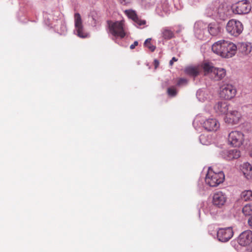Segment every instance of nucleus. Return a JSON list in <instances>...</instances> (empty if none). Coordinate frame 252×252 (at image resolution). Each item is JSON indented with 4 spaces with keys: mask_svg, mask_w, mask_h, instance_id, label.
I'll return each mask as SVG.
<instances>
[{
    "mask_svg": "<svg viewBox=\"0 0 252 252\" xmlns=\"http://www.w3.org/2000/svg\"><path fill=\"white\" fill-rule=\"evenodd\" d=\"M213 52L222 58H231L236 53L237 46L230 41L224 40L215 42L212 46Z\"/></svg>",
    "mask_w": 252,
    "mask_h": 252,
    "instance_id": "1",
    "label": "nucleus"
},
{
    "mask_svg": "<svg viewBox=\"0 0 252 252\" xmlns=\"http://www.w3.org/2000/svg\"><path fill=\"white\" fill-rule=\"evenodd\" d=\"M205 14L216 20H225L228 14L222 3L216 0L209 4L206 9Z\"/></svg>",
    "mask_w": 252,
    "mask_h": 252,
    "instance_id": "2",
    "label": "nucleus"
},
{
    "mask_svg": "<svg viewBox=\"0 0 252 252\" xmlns=\"http://www.w3.org/2000/svg\"><path fill=\"white\" fill-rule=\"evenodd\" d=\"M224 180V174L222 171L216 172L211 167H209L205 178V182L210 187H215Z\"/></svg>",
    "mask_w": 252,
    "mask_h": 252,
    "instance_id": "3",
    "label": "nucleus"
},
{
    "mask_svg": "<svg viewBox=\"0 0 252 252\" xmlns=\"http://www.w3.org/2000/svg\"><path fill=\"white\" fill-rule=\"evenodd\" d=\"M109 32L114 37L113 38L116 42V38L119 37L120 38H124L126 35V32L124 28V22L123 21L108 22Z\"/></svg>",
    "mask_w": 252,
    "mask_h": 252,
    "instance_id": "4",
    "label": "nucleus"
},
{
    "mask_svg": "<svg viewBox=\"0 0 252 252\" xmlns=\"http://www.w3.org/2000/svg\"><path fill=\"white\" fill-rule=\"evenodd\" d=\"M199 119V118L197 117L193 122L192 124L194 127H195L196 125L198 124V123L205 130L208 131H216L220 127V124L216 119L209 118L205 120Z\"/></svg>",
    "mask_w": 252,
    "mask_h": 252,
    "instance_id": "5",
    "label": "nucleus"
},
{
    "mask_svg": "<svg viewBox=\"0 0 252 252\" xmlns=\"http://www.w3.org/2000/svg\"><path fill=\"white\" fill-rule=\"evenodd\" d=\"M226 30L230 34L237 37L242 33L243 25L239 21L231 19L227 22Z\"/></svg>",
    "mask_w": 252,
    "mask_h": 252,
    "instance_id": "6",
    "label": "nucleus"
},
{
    "mask_svg": "<svg viewBox=\"0 0 252 252\" xmlns=\"http://www.w3.org/2000/svg\"><path fill=\"white\" fill-rule=\"evenodd\" d=\"M75 29L74 33L80 38L89 37V33L84 30L82 20L79 13H75L74 15Z\"/></svg>",
    "mask_w": 252,
    "mask_h": 252,
    "instance_id": "7",
    "label": "nucleus"
},
{
    "mask_svg": "<svg viewBox=\"0 0 252 252\" xmlns=\"http://www.w3.org/2000/svg\"><path fill=\"white\" fill-rule=\"evenodd\" d=\"M252 6L249 1L243 0L234 4L231 6L232 12L237 14H245L248 13L251 10Z\"/></svg>",
    "mask_w": 252,
    "mask_h": 252,
    "instance_id": "8",
    "label": "nucleus"
},
{
    "mask_svg": "<svg viewBox=\"0 0 252 252\" xmlns=\"http://www.w3.org/2000/svg\"><path fill=\"white\" fill-rule=\"evenodd\" d=\"M207 24L202 21H199L195 23L194 32L195 36L199 39L206 40L208 39Z\"/></svg>",
    "mask_w": 252,
    "mask_h": 252,
    "instance_id": "9",
    "label": "nucleus"
},
{
    "mask_svg": "<svg viewBox=\"0 0 252 252\" xmlns=\"http://www.w3.org/2000/svg\"><path fill=\"white\" fill-rule=\"evenodd\" d=\"M244 141V135L239 131H231L228 135V141L233 147H240Z\"/></svg>",
    "mask_w": 252,
    "mask_h": 252,
    "instance_id": "10",
    "label": "nucleus"
},
{
    "mask_svg": "<svg viewBox=\"0 0 252 252\" xmlns=\"http://www.w3.org/2000/svg\"><path fill=\"white\" fill-rule=\"evenodd\" d=\"M236 90L230 84H224L220 87V96L225 99H230L235 95Z\"/></svg>",
    "mask_w": 252,
    "mask_h": 252,
    "instance_id": "11",
    "label": "nucleus"
},
{
    "mask_svg": "<svg viewBox=\"0 0 252 252\" xmlns=\"http://www.w3.org/2000/svg\"><path fill=\"white\" fill-rule=\"evenodd\" d=\"M217 238L221 242H226L230 240L233 235L232 227L219 228L217 231Z\"/></svg>",
    "mask_w": 252,
    "mask_h": 252,
    "instance_id": "12",
    "label": "nucleus"
},
{
    "mask_svg": "<svg viewBox=\"0 0 252 252\" xmlns=\"http://www.w3.org/2000/svg\"><path fill=\"white\" fill-rule=\"evenodd\" d=\"M227 197L226 195L222 191H219L215 193L213 196L212 203L215 206L221 208L226 202Z\"/></svg>",
    "mask_w": 252,
    "mask_h": 252,
    "instance_id": "13",
    "label": "nucleus"
},
{
    "mask_svg": "<svg viewBox=\"0 0 252 252\" xmlns=\"http://www.w3.org/2000/svg\"><path fill=\"white\" fill-rule=\"evenodd\" d=\"M238 244L242 246H247L252 243V231L247 230L242 232L238 237Z\"/></svg>",
    "mask_w": 252,
    "mask_h": 252,
    "instance_id": "14",
    "label": "nucleus"
},
{
    "mask_svg": "<svg viewBox=\"0 0 252 252\" xmlns=\"http://www.w3.org/2000/svg\"><path fill=\"white\" fill-rule=\"evenodd\" d=\"M220 156L227 160L237 159L241 156L240 151L238 149L223 150L220 152Z\"/></svg>",
    "mask_w": 252,
    "mask_h": 252,
    "instance_id": "15",
    "label": "nucleus"
},
{
    "mask_svg": "<svg viewBox=\"0 0 252 252\" xmlns=\"http://www.w3.org/2000/svg\"><path fill=\"white\" fill-rule=\"evenodd\" d=\"M241 117L242 115L240 112L236 110H232L227 113L225 121L228 124L235 125L239 122Z\"/></svg>",
    "mask_w": 252,
    "mask_h": 252,
    "instance_id": "16",
    "label": "nucleus"
},
{
    "mask_svg": "<svg viewBox=\"0 0 252 252\" xmlns=\"http://www.w3.org/2000/svg\"><path fill=\"white\" fill-rule=\"evenodd\" d=\"M237 49L243 55H248L252 50V45L250 42L239 43L237 45Z\"/></svg>",
    "mask_w": 252,
    "mask_h": 252,
    "instance_id": "17",
    "label": "nucleus"
},
{
    "mask_svg": "<svg viewBox=\"0 0 252 252\" xmlns=\"http://www.w3.org/2000/svg\"><path fill=\"white\" fill-rule=\"evenodd\" d=\"M214 110L215 112L219 115L225 114L228 112V105L226 102L220 101L218 102L214 106Z\"/></svg>",
    "mask_w": 252,
    "mask_h": 252,
    "instance_id": "18",
    "label": "nucleus"
},
{
    "mask_svg": "<svg viewBox=\"0 0 252 252\" xmlns=\"http://www.w3.org/2000/svg\"><path fill=\"white\" fill-rule=\"evenodd\" d=\"M225 76L226 70L225 69L215 67L211 77L215 80L219 81L223 79Z\"/></svg>",
    "mask_w": 252,
    "mask_h": 252,
    "instance_id": "19",
    "label": "nucleus"
},
{
    "mask_svg": "<svg viewBox=\"0 0 252 252\" xmlns=\"http://www.w3.org/2000/svg\"><path fill=\"white\" fill-rule=\"evenodd\" d=\"M207 34L209 33L212 36L217 35L220 32V27L216 23H210L207 24Z\"/></svg>",
    "mask_w": 252,
    "mask_h": 252,
    "instance_id": "20",
    "label": "nucleus"
},
{
    "mask_svg": "<svg viewBox=\"0 0 252 252\" xmlns=\"http://www.w3.org/2000/svg\"><path fill=\"white\" fill-rule=\"evenodd\" d=\"M57 25H54V27L57 32L61 34H64L67 31L65 22L63 20H59L57 21Z\"/></svg>",
    "mask_w": 252,
    "mask_h": 252,
    "instance_id": "21",
    "label": "nucleus"
},
{
    "mask_svg": "<svg viewBox=\"0 0 252 252\" xmlns=\"http://www.w3.org/2000/svg\"><path fill=\"white\" fill-rule=\"evenodd\" d=\"M199 68L197 66H189L185 68V72L187 75L195 77L199 74Z\"/></svg>",
    "mask_w": 252,
    "mask_h": 252,
    "instance_id": "22",
    "label": "nucleus"
},
{
    "mask_svg": "<svg viewBox=\"0 0 252 252\" xmlns=\"http://www.w3.org/2000/svg\"><path fill=\"white\" fill-rule=\"evenodd\" d=\"M203 68L205 75H212L215 67L210 63H205L203 64Z\"/></svg>",
    "mask_w": 252,
    "mask_h": 252,
    "instance_id": "23",
    "label": "nucleus"
},
{
    "mask_svg": "<svg viewBox=\"0 0 252 252\" xmlns=\"http://www.w3.org/2000/svg\"><path fill=\"white\" fill-rule=\"evenodd\" d=\"M161 32L162 36L165 39L168 40L174 37L173 32L169 28H163Z\"/></svg>",
    "mask_w": 252,
    "mask_h": 252,
    "instance_id": "24",
    "label": "nucleus"
},
{
    "mask_svg": "<svg viewBox=\"0 0 252 252\" xmlns=\"http://www.w3.org/2000/svg\"><path fill=\"white\" fill-rule=\"evenodd\" d=\"M242 170L246 176L252 174V166L249 162H245L242 166Z\"/></svg>",
    "mask_w": 252,
    "mask_h": 252,
    "instance_id": "25",
    "label": "nucleus"
},
{
    "mask_svg": "<svg viewBox=\"0 0 252 252\" xmlns=\"http://www.w3.org/2000/svg\"><path fill=\"white\" fill-rule=\"evenodd\" d=\"M241 198L246 201H252V191L246 190L243 191L241 194Z\"/></svg>",
    "mask_w": 252,
    "mask_h": 252,
    "instance_id": "26",
    "label": "nucleus"
},
{
    "mask_svg": "<svg viewBox=\"0 0 252 252\" xmlns=\"http://www.w3.org/2000/svg\"><path fill=\"white\" fill-rule=\"evenodd\" d=\"M242 212L245 216H250L252 215V203L245 205L242 209Z\"/></svg>",
    "mask_w": 252,
    "mask_h": 252,
    "instance_id": "27",
    "label": "nucleus"
},
{
    "mask_svg": "<svg viewBox=\"0 0 252 252\" xmlns=\"http://www.w3.org/2000/svg\"><path fill=\"white\" fill-rule=\"evenodd\" d=\"M125 13L129 18L132 19L133 21L137 17L135 11L131 9L126 10Z\"/></svg>",
    "mask_w": 252,
    "mask_h": 252,
    "instance_id": "28",
    "label": "nucleus"
},
{
    "mask_svg": "<svg viewBox=\"0 0 252 252\" xmlns=\"http://www.w3.org/2000/svg\"><path fill=\"white\" fill-rule=\"evenodd\" d=\"M151 38L147 39L144 42V45L147 47L151 51L153 52L156 49V46L151 43Z\"/></svg>",
    "mask_w": 252,
    "mask_h": 252,
    "instance_id": "29",
    "label": "nucleus"
},
{
    "mask_svg": "<svg viewBox=\"0 0 252 252\" xmlns=\"http://www.w3.org/2000/svg\"><path fill=\"white\" fill-rule=\"evenodd\" d=\"M199 140L200 143L203 145H207L211 143V140H207L206 136L205 135H201L199 137Z\"/></svg>",
    "mask_w": 252,
    "mask_h": 252,
    "instance_id": "30",
    "label": "nucleus"
},
{
    "mask_svg": "<svg viewBox=\"0 0 252 252\" xmlns=\"http://www.w3.org/2000/svg\"><path fill=\"white\" fill-rule=\"evenodd\" d=\"M133 22L135 23L137 26H144L146 23V20L141 19L138 16Z\"/></svg>",
    "mask_w": 252,
    "mask_h": 252,
    "instance_id": "31",
    "label": "nucleus"
},
{
    "mask_svg": "<svg viewBox=\"0 0 252 252\" xmlns=\"http://www.w3.org/2000/svg\"><path fill=\"white\" fill-rule=\"evenodd\" d=\"M205 93L203 90L199 89L196 92V96L198 100L200 101H204V98L203 97Z\"/></svg>",
    "mask_w": 252,
    "mask_h": 252,
    "instance_id": "32",
    "label": "nucleus"
},
{
    "mask_svg": "<svg viewBox=\"0 0 252 252\" xmlns=\"http://www.w3.org/2000/svg\"><path fill=\"white\" fill-rule=\"evenodd\" d=\"M167 93L170 96L174 97L177 94V90L174 87H170L167 89Z\"/></svg>",
    "mask_w": 252,
    "mask_h": 252,
    "instance_id": "33",
    "label": "nucleus"
},
{
    "mask_svg": "<svg viewBox=\"0 0 252 252\" xmlns=\"http://www.w3.org/2000/svg\"><path fill=\"white\" fill-rule=\"evenodd\" d=\"M188 84V80L185 78H181L179 79L177 83V85L179 86H182L186 85Z\"/></svg>",
    "mask_w": 252,
    "mask_h": 252,
    "instance_id": "34",
    "label": "nucleus"
},
{
    "mask_svg": "<svg viewBox=\"0 0 252 252\" xmlns=\"http://www.w3.org/2000/svg\"><path fill=\"white\" fill-rule=\"evenodd\" d=\"M120 3L123 5H127L130 3L131 0H119Z\"/></svg>",
    "mask_w": 252,
    "mask_h": 252,
    "instance_id": "35",
    "label": "nucleus"
},
{
    "mask_svg": "<svg viewBox=\"0 0 252 252\" xmlns=\"http://www.w3.org/2000/svg\"><path fill=\"white\" fill-rule=\"evenodd\" d=\"M138 42L137 41H135L134 43L130 46V49H133L135 47L138 45Z\"/></svg>",
    "mask_w": 252,
    "mask_h": 252,
    "instance_id": "36",
    "label": "nucleus"
},
{
    "mask_svg": "<svg viewBox=\"0 0 252 252\" xmlns=\"http://www.w3.org/2000/svg\"><path fill=\"white\" fill-rule=\"evenodd\" d=\"M178 61V59L175 57H173L172 59L169 62V64L170 65H172L173 64L174 62H176Z\"/></svg>",
    "mask_w": 252,
    "mask_h": 252,
    "instance_id": "37",
    "label": "nucleus"
},
{
    "mask_svg": "<svg viewBox=\"0 0 252 252\" xmlns=\"http://www.w3.org/2000/svg\"><path fill=\"white\" fill-rule=\"evenodd\" d=\"M248 224L252 228V216L248 220Z\"/></svg>",
    "mask_w": 252,
    "mask_h": 252,
    "instance_id": "38",
    "label": "nucleus"
},
{
    "mask_svg": "<svg viewBox=\"0 0 252 252\" xmlns=\"http://www.w3.org/2000/svg\"><path fill=\"white\" fill-rule=\"evenodd\" d=\"M154 63V65H155V68H157L159 65L158 61L157 60H155Z\"/></svg>",
    "mask_w": 252,
    "mask_h": 252,
    "instance_id": "39",
    "label": "nucleus"
},
{
    "mask_svg": "<svg viewBox=\"0 0 252 252\" xmlns=\"http://www.w3.org/2000/svg\"><path fill=\"white\" fill-rule=\"evenodd\" d=\"M183 27L181 26H178V29L176 31V33H180L183 30Z\"/></svg>",
    "mask_w": 252,
    "mask_h": 252,
    "instance_id": "40",
    "label": "nucleus"
},
{
    "mask_svg": "<svg viewBox=\"0 0 252 252\" xmlns=\"http://www.w3.org/2000/svg\"><path fill=\"white\" fill-rule=\"evenodd\" d=\"M251 0L252 2V0Z\"/></svg>",
    "mask_w": 252,
    "mask_h": 252,
    "instance_id": "41",
    "label": "nucleus"
}]
</instances>
